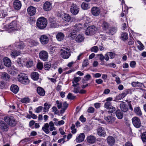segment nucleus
Returning <instances> with one entry per match:
<instances>
[{
	"instance_id": "obj_1",
	"label": "nucleus",
	"mask_w": 146,
	"mask_h": 146,
	"mask_svg": "<svg viewBox=\"0 0 146 146\" xmlns=\"http://www.w3.org/2000/svg\"><path fill=\"white\" fill-rule=\"evenodd\" d=\"M70 30L71 32L68 35V37L70 39L73 40L75 38L76 34L80 31V29L77 25H75L71 27Z\"/></svg>"
},
{
	"instance_id": "obj_2",
	"label": "nucleus",
	"mask_w": 146,
	"mask_h": 146,
	"mask_svg": "<svg viewBox=\"0 0 146 146\" xmlns=\"http://www.w3.org/2000/svg\"><path fill=\"white\" fill-rule=\"evenodd\" d=\"M49 128V130L50 131L56 130L55 128L54 127V125L52 121H50L49 124L48 123H46L44 124V126L42 128V129L46 134H48L50 133V131L48 128Z\"/></svg>"
},
{
	"instance_id": "obj_3",
	"label": "nucleus",
	"mask_w": 146,
	"mask_h": 146,
	"mask_svg": "<svg viewBox=\"0 0 146 146\" xmlns=\"http://www.w3.org/2000/svg\"><path fill=\"white\" fill-rule=\"evenodd\" d=\"M47 21L44 17L39 18L37 21L36 25L37 27L40 29H43L47 25Z\"/></svg>"
},
{
	"instance_id": "obj_4",
	"label": "nucleus",
	"mask_w": 146,
	"mask_h": 146,
	"mask_svg": "<svg viewBox=\"0 0 146 146\" xmlns=\"http://www.w3.org/2000/svg\"><path fill=\"white\" fill-rule=\"evenodd\" d=\"M4 29L8 31V32H11L16 30L17 29V22L16 21H12L8 26L7 28L4 26Z\"/></svg>"
},
{
	"instance_id": "obj_5",
	"label": "nucleus",
	"mask_w": 146,
	"mask_h": 146,
	"mask_svg": "<svg viewBox=\"0 0 146 146\" xmlns=\"http://www.w3.org/2000/svg\"><path fill=\"white\" fill-rule=\"evenodd\" d=\"M18 79L19 81L23 84L27 85L29 83L28 77L24 74H21L19 75Z\"/></svg>"
},
{
	"instance_id": "obj_6",
	"label": "nucleus",
	"mask_w": 146,
	"mask_h": 146,
	"mask_svg": "<svg viewBox=\"0 0 146 146\" xmlns=\"http://www.w3.org/2000/svg\"><path fill=\"white\" fill-rule=\"evenodd\" d=\"M71 51L70 49L66 48L65 49L60 50V56L61 57L64 59H68L71 56Z\"/></svg>"
},
{
	"instance_id": "obj_7",
	"label": "nucleus",
	"mask_w": 146,
	"mask_h": 146,
	"mask_svg": "<svg viewBox=\"0 0 146 146\" xmlns=\"http://www.w3.org/2000/svg\"><path fill=\"white\" fill-rule=\"evenodd\" d=\"M104 116V119L109 123H112L115 121V118L112 116V114L110 112H107Z\"/></svg>"
},
{
	"instance_id": "obj_8",
	"label": "nucleus",
	"mask_w": 146,
	"mask_h": 146,
	"mask_svg": "<svg viewBox=\"0 0 146 146\" xmlns=\"http://www.w3.org/2000/svg\"><path fill=\"white\" fill-rule=\"evenodd\" d=\"M97 30L96 28L94 26L88 27L85 31V34L87 35L91 36L94 35Z\"/></svg>"
},
{
	"instance_id": "obj_9",
	"label": "nucleus",
	"mask_w": 146,
	"mask_h": 146,
	"mask_svg": "<svg viewBox=\"0 0 146 146\" xmlns=\"http://www.w3.org/2000/svg\"><path fill=\"white\" fill-rule=\"evenodd\" d=\"M4 121L12 126H14L16 125V122L13 117L9 116H6L4 117Z\"/></svg>"
},
{
	"instance_id": "obj_10",
	"label": "nucleus",
	"mask_w": 146,
	"mask_h": 146,
	"mask_svg": "<svg viewBox=\"0 0 146 146\" xmlns=\"http://www.w3.org/2000/svg\"><path fill=\"white\" fill-rule=\"evenodd\" d=\"M132 122L133 125L136 128H139L141 126L140 119L138 117H134L132 118Z\"/></svg>"
},
{
	"instance_id": "obj_11",
	"label": "nucleus",
	"mask_w": 146,
	"mask_h": 146,
	"mask_svg": "<svg viewBox=\"0 0 146 146\" xmlns=\"http://www.w3.org/2000/svg\"><path fill=\"white\" fill-rule=\"evenodd\" d=\"M79 8L76 4H72L70 8L71 13L74 15L77 14L79 12Z\"/></svg>"
},
{
	"instance_id": "obj_12",
	"label": "nucleus",
	"mask_w": 146,
	"mask_h": 146,
	"mask_svg": "<svg viewBox=\"0 0 146 146\" xmlns=\"http://www.w3.org/2000/svg\"><path fill=\"white\" fill-rule=\"evenodd\" d=\"M39 56L40 59L44 61H46L48 58V53L45 51H41L39 53Z\"/></svg>"
},
{
	"instance_id": "obj_13",
	"label": "nucleus",
	"mask_w": 146,
	"mask_h": 146,
	"mask_svg": "<svg viewBox=\"0 0 146 146\" xmlns=\"http://www.w3.org/2000/svg\"><path fill=\"white\" fill-rule=\"evenodd\" d=\"M40 40L42 44H46L48 43L49 38L46 35H42L40 36Z\"/></svg>"
},
{
	"instance_id": "obj_14",
	"label": "nucleus",
	"mask_w": 146,
	"mask_h": 146,
	"mask_svg": "<svg viewBox=\"0 0 146 146\" xmlns=\"http://www.w3.org/2000/svg\"><path fill=\"white\" fill-rule=\"evenodd\" d=\"M50 25L51 28H56L58 27V25L54 18L50 17L49 19Z\"/></svg>"
},
{
	"instance_id": "obj_15",
	"label": "nucleus",
	"mask_w": 146,
	"mask_h": 146,
	"mask_svg": "<svg viewBox=\"0 0 146 146\" xmlns=\"http://www.w3.org/2000/svg\"><path fill=\"white\" fill-rule=\"evenodd\" d=\"M28 14L30 16H33L36 13V9L35 8L32 6H30L27 9Z\"/></svg>"
},
{
	"instance_id": "obj_16",
	"label": "nucleus",
	"mask_w": 146,
	"mask_h": 146,
	"mask_svg": "<svg viewBox=\"0 0 146 146\" xmlns=\"http://www.w3.org/2000/svg\"><path fill=\"white\" fill-rule=\"evenodd\" d=\"M97 133L100 136L104 137L106 136V132L105 131L104 128L102 127H99L98 129Z\"/></svg>"
},
{
	"instance_id": "obj_17",
	"label": "nucleus",
	"mask_w": 146,
	"mask_h": 146,
	"mask_svg": "<svg viewBox=\"0 0 146 146\" xmlns=\"http://www.w3.org/2000/svg\"><path fill=\"white\" fill-rule=\"evenodd\" d=\"M91 13L93 15L98 16L100 13V9L97 7H93L91 9Z\"/></svg>"
},
{
	"instance_id": "obj_18",
	"label": "nucleus",
	"mask_w": 146,
	"mask_h": 146,
	"mask_svg": "<svg viewBox=\"0 0 146 146\" xmlns=\"http://www.w3.org/2000/svg\"><path fill=\"white\" fill-rule=\"evenodd\" d=\"M0 128L3 130L7 131L8 130V125L4 121H0Z\"/></svg>"
},
{
	"instance_id": "obj_19",
	"label": "nucleus",
	"mask_w": 146,
	"mask_h": 146,
	"mask_svg": "<svg viewBox=\"0 0 146 146\" xmlns=\"http://www.w3.org/2000/svg\"><path fill=\"white\" fill-rule=\"evenodd\" d=\"M43 8L46 11L50 10L51 9V3L48 1H46L44 4Z\"/></svg>"
},
{
	"instance_id": "obj_20",
	"label": "nucleus",
	"mask_w": 146,
	"mask_h": 146,
	"mask_svg": "<svg viewBox=\"0 0 146 146\" xmlns=\"http://www.w3.org/2000/svg\"><path fill=\"white\" fill-rule=\"evenodd\" d=\"M13 7L15 9H19L21 7V2L18 0L15 1L13 3Z\"/></svg>"
},
{
	"instance_id": "obj_21",
	"label": "nucleus",
	"mask_w": 146,
	"mask_h": 146,
	"mask_svg": "<svg viewBox=\"0 0 146 146\" xmlns=\"http://www.w3.org/2000/svg\"><path fill=\"white\" fill-rule=\"evenodd\" d=\"M85 137V135L84 133H81L76 137V141L77 142H81L84 140Z\"/></svg>"
},
{
	"instance_id": "obj_22",
	"label": "nucleus",
	"mask_w": 146,
	"mask_h": 146,
	"mask_svg": "<svg viewBox=\"0 0 146 146\" xmlns=\"http://www.w3.org/2000/svg\"><path fill=\"white\" fill-rule=\"evenodd\" d=\"M120 108L122 111L124 112H127L128 110V107L127 105L124 103H122L120 104Z\"/></svg>"
},
{
	"instance_id": "obj_23",
	"label": "nucleus",
	"mask_w": 146,
	"mask_h": 146,
	"mask_svg": "<svg viewBox=\"0 0 146 146\" xmlns=\"http://www.w3.org/2000/svg\"><path fill=\"white\" fill-rule=\"evenodd\" d=\"M62 17L64 21L67 22L70 21L71 19L70 16L68 14L66 13L63 14Z\"/></svg>"
},
{
	"instance_id": "obj_24",
	"label": "nucleus",
	"mask_w": 146,
	"mask_h": 146,
	"mask_svg": "<svg viewBox=\"0 0 146 146\" xmlns=\"http://www.w3.org/2000/svg\"><path fill=\"white\" fill-rule=\"evenodd\" d=\"M56 37L58 41H60L64 39V35L62 32L58 33L56 36Z\"/></svg>"
},
{
	"instance_id": "obj_25",
	"label": "nucleus",
	"mask_w": 146,
	"mask_h": 146,
	"mask_svg": "<svg viewBox=\"0 0 146 146\" xmlns=\"http://www.w3.org/2000/svg\"><path fill=\"white\" fill-rule=\"evenodd\" d=\"M11 91L14 93L17 94L19 90V88L15 84H12L10 88Z\"/></svg>"
},
{
	"instance_id": "obj_26",
	"label": "nucleus",
	"mask_w": 146,
	"mask_h": 146,
	"mask_svg": "<svg viewBox=\"0 0 146 146\" xmlns=\"http://www.w3.org/2000/svg\"><path fill=\"white\" fill-rule=\"evenodd\" d=\"M3 62L4 65L6 66L9 67L11 66V62L8 58L6 57L4 58Z\"/></svg>"
},
{
	"instance_id": "obj_27",
	"label": "nucleus",
	"mask_w": 146,
	"mask_h": 146,
	"mask_svg": "<svg viewBox=\"0 0 146 146\" xmlns=\"http://www.w3.org/2000/svg\"><path fill=\"white\" fill-rule=\"evenodd\" d=\"M107 141L108 144L112 146L115 143V140L114 138L112 136H109L107 139Z\"/></svg>"
},
{
	"instance_id": "obj_28",
	"label": "nucleus",
	"mask_w": 146,
	"mask_h": 146,
	"mask_svg": "<svg viewBox=\"0 0 146 146\" xmlns=\"http://www.w3.org/2000/svg\"><path fill=\"white\" fill-rule=\"evenodd\" d=\"M87 140L89 143H93L95 142L96 138L93 135H90L87 137Z\"/></svg>"
},
{
	"instance_id": "obj_29",
	"label": "nucleus",
	"mask_w": 146,
	"mask_h": 146,
	"mask_svg": "<svg viewBox=\"0 0 146 146\" xmlns=\"http://www.w3.org/2000/svg\"><path fill=\"white\" fill-rule=\"evenodd\" d=\"M31 78L34 80H37L39 79V74L36 72H33L31 75Z\"/></svg>"
},
{
	"instance_id": "obj_30",
	"label": "nucleus",
	"mask_w": 146,
	"mask_h": 146,
	"mask_svg": "<svg viewBox=\"0 0 146 146\" xmlns=\"http://www.w3.org/2000/svg\"><path fill=\"white\" fill-rule=\"evenodd\" d=\"M38 94L40 96H43L45 94V91L44 90L40 87H38L37 89Z\"/></svg>"
},
{
	"instance_id": "obj_31",
	"label": "nucleus",
	"mask_w": 146,
	"mask_h": 146,
	"mask_svg": "<svg viewBox=\"0 0 146 146\" xmlns=\"http://www.w3.org/2000/svg\"><path fill=\"white\" fill-rule=\"evenodd\" d=\"M132 86L133 87H138L139 88H142L144 86L143 84L141 82H133L131 83Z\"/></svg>"
},
{
	"instance_id": "obj_32",
	"label": "nucleus",
	"mask_w": 146,
	"mask_h": 146,
	"mask_svg": "<svg viewBox=\"0 0 146 146\" xmlns=\"http://www.w3.org/2000/svg\"><path fill=\"white\" fill-rule=\"evenodd\" d=\"M115 114L118 119H121L123 117V112L119 110H116Z\"/></svg>"
},
{
	"instance_id": "obj_33",
	"label": "nucleus",
	"mask_w": 146,
	"mask_h": 146,
	"mask_svg": "<svg viewBox=\"0 0 146 146\" xmlns=\"http://www.w3.org/2000/svg\"><path fill=\"white\" fill-rule=\"evenodd\" d=\"M21 53L19 51L12 50L11 51V55L12 58H15L20 54Z\"/></svg>"
},
{
	"instance_id": "obj_34",
	"label": "nucleus",
	"mask_w": 146,
	"mask_h": 146,
	"mask_svg": "<svg viewBox=\"0 0 146 146\" xmlns=\"http://www.w3.org/2000/svg\"><path fill=\"white\" fill-rule=\"evenodd\" d=\"M84 39V36L81 35H78L75 38V41L77 42L80 43L83 41Z\"/></svg>"
},
{
	"instance_id": "obj_35",
	"label": "nucleus",
	"mask_w": 146,
	"mask_h": 146,
	"mask_svg": "<svg viewBox=\"0 0 146 146\" xmlns=\"http://www.w3.org/2000/svg\"><path fill=\"white\" fill-rule=\"evenodd\" d=\"M109 24L105 21H103L101 25V27L104 30H106L109 28Z\"/></svg>"
},
{
	"instance_id": "obj_36",
	"label": "nucleus",
	"mask_w": 146,
	"mask_h": 146,
	"mask_svg": "<svg viewBox=\"0 0 146 146\" xmlns=\"http://www.w3.org/2000/svg\"><path fill=\"white\" fill-rule=\"evenodd\" d=\"M134 111L137 115L138 116H141L142 115V113L139 107H135L134 109Z\"/></svg>"
},
{
	"instance_id": "obj_37",
	"label": "nucleus",
	"mask_w": 146,
	"mask_h": 146,
	"mask_svg": "<svg viewBox=\"0 0 146 146\" xmlns=\"http://www.w3.org/2000/svg\"><path fill=\"white\" fill-rule=\"evenodd\" d=\"M1 77L4 80H7L10 78V76L6 72H4L2 73Z\"/></svg>"
},
{
	"instance_id": "obj_38",
	"label": "nucleus",
	"mask_w": 146,
	"mask_h": 146,
	"mask_svg": "<svg viewBox=\"0 0 146 146\" xmlns=\"http://www.w3.org/2000/svg\"><path fill=\"white\" fill-rule=\"evenodd\" d=\"M81 8L84 10H87L90 8L89 5L86 3L83 2L81 5Z\"/></svg>"
},
{
	"instance_id": "obj_39",
	"label": "nucleus",
	"mask_w": 146,
	"mask_h": 146,
	"mask_svg": "<svg viewBox=\"0 0 146 146\" xmlns=\"http://www.w3.org/2000/svg\"><path fill=\"white\" fill-rule=\"evenodd\" d=\"M127 94V93L125 92L120 94L116 97L117 99L118 100H119L123 99L126 96Z\"/></svg>"
},
{
	"instance_id": "obj_40",
	"label": "nucleus",
	"mask_w": 146,
	"mask_h": 146,
	"mask_svg": "<svg viewBox=\"0 0 146 146\" xmlns=\"http://www.w3.org/2000/svg\"><path fill=\"white\" fill-rule=\"evenodd\" d=\"M117 30V29L115 28H111L110 29L109 32L107 33L109 35H113L116 32Z\"/></svg>"
},
{
	"instance_id": "obj_41",
	"label": "nucleus",
	"mask_w": 146,
	"mask_h": 146,
	"mask_svg": "<svg viewBox=\"0 0 146 146\" xmlns=\"http://www.w3.org/2000/svg\"><path fill=\"white\" fill-rule=\"evenodd\" d=\"M29 42L31 44V46H36L38 44V42L33 40H30L29 41Z\"/></svg>"
},
{
	"instance_id": "obj_42",
	"label": "nucleus",
	"mask_w": 146,
	"mask_h": 146,
	"mask_svg": "<svg viewBox=\"0 0 146 146\" xmlns=\"http://www.w3.org/2000/svg\"><path fill=\"white\" fill-rule=\"evenodd\" d=\"M121 38L123 40H127L128 38L127 34L125 33H123L121 34Z\"/></svg>"
},
{
	"instance_id": "obj_43",
	"label": "nucleus",
	"mask_w": 146,
	"mask_h": 146,
	"mask_svg": "<svg viewBox=\"0 0 146 146\" xmlns=\"http://www.w3.org/2000/svg\"><path fill=\"white\" fill-rule=\"evenodd\" d=\"M51 64L49 62H46L44 64V67L45 70H48L50 68Z\"/></svg>"
},
{
	"instance_id": "obj_44",
	"label": "nucleus",
	"mask_w": 146,
	"mask_h": 146,
	"mask_svg": "<svg viewBox=\"0 0 146 146\" xmlns=\"http://www.w3.org/2000/svg\"><path fill=\"white\" fill-rule=\"evenodd\" d=\"M111 103L110 102H106L104 105V107L108 109H110L111 107Z\"/></svg>"
},
{
	"instance_id": "obj_45",
	"label": "nucleus",
	"mask_w": 146,
	"mask_h": 146,
	"mask_svg": "<svg viewBox=\"0 0 146 146\" xmlns=\"http://www.w3.org/2000/svg\"><path fill=\"white\" fill-rule=\"evenodd\" d=\"M44 112L48 111V109L50 107V105L48 104L47 103H45L44 104Z\"/></svg>"
},
{
	"instance_id": "obj_46",
	"label": "nucleus",
	"mask_w": 146,
	"mask_h": 146,
	"mask_svg": "<svg viewBox=\"0 0 146 146\" xmlns=\"http://www.w3.org/2000/svg\"><path fill=\"white\" fill-rule=\"evenodd\" d=\"M33 62L32 60H29L27 61L26 64V66L28 68H30L33 65Z\"/></svg>"
},
{
	"instance_id": "obj_47",
	"label": "nucleus",
	"mask_w": 146,
	"mask_h": 146,
	"mask_svg": "<svg viewBox=\"0 0 146 146\" xmlns=\"http://www.w3.org/2000/svg\"><path fill=\"white\" fill-rule=\"evenodd\" d=\"M20 101L23 103H27L29 102L30 100L27 98H24L21 99Z\"/></svg>"
},
{
	"instance_id": "obj_48",
	"label": "nucleus",
	"mask_w": 146,
	"mask_h": 146,
	"mask_svg": "<svg viewBox=\"0 0 146 146\" xmlns=\"http://www.w3.org/2000/svg\"><path fill=\"white\" fill-rule=\"evenodd\" d=\"M16 47L20 49H23L25 47V45L23 42L20 43H18L16 44Z\"/></svg>"
},
{
	"instance_id": "obj_49",
	"label": "nucleus",
	"mask_w": 146,
	"mask_h": 146,
	"mask_svg": "<svg viewBox=\"0 0 146 146\" xmlns=\"http://www.w3.org/2000/svg\"><path fill=\"white\" fill-rule=\"evenodd\" d=\"M141 138L143 142H146V132L143 133H142Z\"/></svg>"
},
{
	"instance_id": "obj_50",
	"label": "nucleus",
	"mask_w": 146,
	"mask_h": 146,
	"mask_svg": "<svg viewBox=\"0 0 146 146\" xmlns=\"http://www.w3.org/2000/svg\"><path fill=\"white\" fill-rule=\"evenodd\" d=\"M98 47L96 46H94L91 48L90 50L92 52H98Z\"/></svg>"
},
{
	"instance_id": "obj_51",
	"label": "nucleus",
	"mask_w": 146,
	"mask_h": 146,
	"mask_svg": "<svg viewBox=\"0 0 146 146\" xmlns=\"http://www.w3.org/2000/svg\"><path fill=\"white\" fill-rule=\"evenodd\" d=\"M17 64L19 66H22V64L21 62V58H18L17 61Z\"/></svg>"
},
{
	"instance_id": "obj_52",
	"label": "nucleus",
	"mask_w": 146,
	"mask_h": 146,
	"mask_svg": "<svg viewBox=\"0 0 146 146\" xmlns=\"http://www.w3.org/2000/svg\"><path fill=\"white\" fill-rule=\"evenodd\" d=\"M94 108L90 107L88 109L87 111L89 113H93L94 111Z\"/></svg>"
},
{
	"instance_id": "obj_53",
	"label": "nucleus",
	"mask_w": 146,
	"mask_h": 146,
	"mask_svg": "<svg viewBox=\"0 0 146 146\" xmlns=\"http://www.w3.org/2000/svg\"><path fill=\"white\" fill-rule=\"evenodd\" d=\"M37 67L38 69L42 70L43 67V64L41 62H38L37 64Z\"/></svg>"
},
{
	"instance_id": "obj_54",
	"label": "nucleus",
	"mask_w": 146,
	"mask_h": 146,
	"mask_svg": "<svg viewBox=\"0 0 146 146\" xmlns=\"http://www.w3.org/2000/svg\"><path fill=\"white\" fill-rule=\"evenodd\" d=\"M76 97L72 96L71 93H69L67 96V98L69 99L73 100Z\"/></svg>"
},
{
	"instance_id": "obj_55",
	"label": "nucleus",
	"mask_w": 146,
	"mask_h": 146,
	"mask_svg": "<svg viewBox=\"0 0 146 146\" xmlns=\"http://www.w3.org/2000/svg\"><path fill=\"white\" fill-rule=\"evenodd\" d=\"M89 64L88 61V60H85L83 63L82 66L83 67L86 66Z\"/></svg>"
},
{
	"instance_id": "obj_56",
	"label": "nucleus",
	"mask_w": 146,
	"mask_h": 146,
	"mask_svg": "<svg viewBox=\"0 0 146 146\" xmlns=\"http://www.w3.org/2000/svg\"><path fill=\"white\" fill-rule=\"evenodd\" d=\"M108 54L110 56L111 58H113L115 57V54L112 52H108Z\"/></svg>"
},
{
	"instance_id": "obj_57",
	"label": "nucleus",
	"mask_w": 146,
	"mask_h": 146,
	"mask_svg": "<svg viewBox=\"0 0 146 146\" xmlns=\"http://www.w3.org/2000/svg\"><path fill=\"white\" fill-rule=\"evenodd\" d=\"M136 64V63L135 61H131L130 63V66L131 67L134 68L135 67Z\"/></svg>"
},
{
	"instance_id": "obj_58",
	"label": "nucleus",
	"mask_w": 146,
	"mask_h": 146,
	"mask_svg": "<svg viewBox=\"0 0 146 146\" xmlns=\"http://www.w3.org/2000/svg\"><path fill=\"white\" fill-rule=\"evenodd\" d=\"M43 107L42 106H39L38 107L36 108L35 112L39 113L40 112L42 109Z\"/></svg>"
},
{
	"instance_id": "obj_59",
	"label": "nucleus",
	"mask_w": 146,
	"mask_h": 146,
	"mask_svg": "<svg viewBox=\"0 0 146 146\" xmlns=\"http://www.w3.org/2000/svg\"><path fill=\"white\" fill-rule=\"evenodd\" d=\"M80 87L78 86L77 87H75L73 90V92L75 93H79Z\"/></svg>"
},
{
	"instance_id": "obj_60",
	"label": "nucleus",
	"mask_w": 146,
	"mask_h": 146,
	"mask_svg": "<svg viewBox=\"0 0 146 146\" xmlns=\"http://www.w3.org/2000/svg\"><path fill=\"white\" fill-rule=\"evenodd\" d=\"M81 80V78L80 77H75L73 79V81L74 82H75L76 83H77L79 81H80Z\"/></svg>"
},
{
	"instance_id": "obj_61",
	"label": "nucleus",
	"mask_w": 146,
	"mask_h": 146,
	"mask_svg": "<svg viewBox=\"0 0 146 146\" xmlns=\"http://www.w3.org/2000/svg\"><path fill=\"white\" fill-rule=\"evenodd\" d=\"M134 41L133 38H129V41L128 42L129 45H131L134 44Z\"/></svg>"
},
{
	"instance_id": "obj_62",
	"label": "nucleus",
	"mask_w": 146,
	"mask_h": 146,
	"mask_svg": "<svg viewBox=\"0 0 146 146\" xmlns=\"http://www.w3.org/2000/svg\"><path fill=\"white\" fill-rule=\"evenodd\" d=\"M98 56H99V59L102 62L105 59L104 56L102 54H98Z\"/></svg>"
},
{
	"instance_id": "obj_63",
	"label": "nucleus",
	"mask_w": 146,
	"mask_h": 146,
	"mask_svg": "<svg viewBox=\"0 0 146 146\" xmlns=\"http://www.w3.org/2000/svg\"><path fill=\"white\" fill-rule=\"evenodd\" d=\"M56 104L57 105V107L58 109H60L62 107V104L59 101L57 100L56 102Z\"/></svg>"
},
{
	"instance_id": "obj_64",
	"label": "nucleus",
	"mask_w": 146,
	"mask_h": 146,
	"mask_svg": "<svg viewBox=\"0 0 146 146\" xmlns=\"http://www.w3.org/2000/svg\"><path fill=\"white\" fill-rule=\"evenodd\" d=\"M115 81L117 84H119L121 83V81L120 79L118 76L115 77Z\"/></svg>"
}]
</instances>
